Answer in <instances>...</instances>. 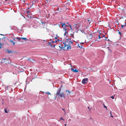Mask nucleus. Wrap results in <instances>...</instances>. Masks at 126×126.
Returning <instances> with one entry per match:
<instances>
[{"mask_svg": "<svg viewBox=\"0 0 126 126\" xmlns=\"http://www.w3.org/2000/svg\"><path fill=\"white\" fill-rule=\"evenodd\" d=\"M81 32H84V31L83 30H82L81 31Z\"/></svg>", "mask_w": 126, "mask_h": 126, "instance_id": "nucleus-37", "label": "nucleus"}, {"mask_svg": "<svg viewBox=\"0 0 126 126\" xmlns=\"http://www.w3.org/2000/svg\"><path fill=\"white\" fill-rule=\"evenodd\" d=\"M59 8H57V9H56V10L57 11H59Z\"/></svg>", "mask_w": 126, "mask_h": 126, "instance_id": "nucleus-35", "label": "nucleus"}, {"mask_svg": "<svg viewBox=\"0 0 126 126\" xmlns=\"http://www.w3.org/2000/svg\"><path fill=\"white\" fill-rule=\"evenodd\" d=\"M71 70L72 71L74 72V71L75 70H74V69H73V68H71Z\"/></svg>", "mask_w": 126, "mask_h": 126, "instance_id": "nucleus-22", "label": "nucleus"}, {"mask_svg": "<svg viewBox=\"0 0 126 126\" xmlns=\"http://www.w3.org/2000/svg\"><path fill=\"white\" fill-rule=\"evenodd\" d=\"M29 8H28V9H29Z\"/></svg>", "mask_w": 126, "mask_h": 126, "instance_id": "nucleus-49", "label": "nucleus"}, {"mask_svg": "<svg viewBox=\"0 0 126 126\" xmlns=\"http://www.w3.org/2000/svg\"><path fill=\"white\" fill-rule=\"evenodd\" d=\"M12 38L14 40H15V38H14V37H12Z\"/></svg>", "mask_w": 126, "mask_h": 126, "instance_id": "nucleus-29", "label": "nucleus"}, {"mask_svg": "<svg viewBox=\"0 0 126 126\" xmlns=\"http://www.w3.org/2000/svg\"><path fill=\"white\" fill-rule=\"evenodd\" d=\"M103 107H104L106 109V110H107V107L104 104H103Z\"/></svg>", "mask_w": 126, "mask_h": 126, "instance_id": "nucleus-19", "label": "nucleus"}, {"mask_svg": "<svg viewBox=\"0 0 126 126\" xmlns=\"http://www.w3.org/2000/svg\"><path fill=\"white\" fill-rule=\"evenodd\" d=\"M74 72L77 73L78 72V71L77 70L75 69L74 70Z\"/></svg>", "mask_w": 126, "mask_h": 126, "instance_id": "nucleus-18", "label": "nucleus"}, {"mask_svg": "<svg viewBox=\"0 0 126 126\" xmlns=\"http://www.w3.org/2000/svg\"><path fill=\"white\" fill-rule=\"evenodd\" d=\"M52 42H49L48 43V45L50 46L51 47H52V46L51 45ZM53 46L54 47H55V45H53Z\"/></svg>", "mask_w": 126, "mask_h": 126, "instance_id": "nucleus-11", "label": "nucleus"}, {"mask_svg": "<svg viewBox=\"0 0 126 126\" xmlns=\"http://www.w3.org/2000/svg\"><path fill=\"white\" fill-rule=\"evenodd\" d=\"M82 45L81 44V43H80V44H78V46L80 48H82Z\"/></svg>", "mask_w": 126, "mask_h": 126, "instance_id": "nucleus-12", "label": "nucleus"}, {"mask_svg": "<svg viewBox=\"0 0 126 126\" xmlns=\"http://www.w3.org/2000/svg\"><path fill=\"white\" fill-rule=\"evenodd\" d=\"M70 29H71V30H72V27L71 25L70 26Z\"/></svg>", "mask_w": 126, "mask_h": 126, "instance_id": "nucleus-31", "label": "nucleus"}, {"mask_svg": "<svg viewBox=\"0 0 126 126\" xmlns=\"http://www.w3.org/2000/svg\"><path fill=\"white\" fill-rule=\"evenodd\" d=\"M74 26V27L77 29H78L79 27V25L78 24H75Z\"/></svg>", "mask_w": 126, "mask_h": 126, "instance_id": "nucleus-8", "label": "nucleus"}, {"mask_svg": "<svg viewBox=\"0 0 126 126\" xmlns=\"http://www.w3.org/2000/svg\"><path fill=\"white\" fill-rule=\"evenodd\" d=\"M88 80V78L84 79L82 80V83L84 84H85L87 83Z\"/></svg>", "mask_w": 126, "mask_h": 126, "instance_id": "nucleus-4", "label": "nucleus"}, {"mask_svg": "<svg viewBox=\"0 0 126 126\" xmlns=\"http://www.w3.org/2000/svg\"><path fill=\"white\" fill-rule=\"evenodd\" d=\"M22 119L23 121V122H25L24 121V120H25V117H23L22 118Z\"/></svg>", "mask_w": 126, "mask_h": 126, "instance_id": "nucleus-17", "label": "nucleus"}, {"mask_svg": "<svg viewBox=\"0 0 126 126\" xmlns=\"http://www.w3.org/2000/svg\"><path fill=\"white\" fill-rule=\"evenodd\" d=\"M111 116L112 118L113 117V116H112V115H111V116Z\"/></svg>", "mask_w": 126, "mask_h": 126, "instance_id": "nucleus-42", "label": "nucleus"}, {"mask_svg": "<svg viewBox=\"0 0 126 126\" xmlns=\"http://www.w3.org/2000/svg\"><path fill=\"white\" fill-rule=\"evenodd\" d=\"M31 42H32V43H34V41H36L37 42H43V41H45V40H41L40 39H37V40H31Z\"/></svg>", "mask_w": 126, "mask_h": 126, "instance_id": "nucleus-6", "label": "nucleus"}, {"mask_svg": "<svg viewBox=\"0 0 126 126\" xmlns=\"http://www.w3.org/2000/svg\"><path fill=\"white\" fill-rule=\"evenodd\" d=\"M8 52H9V53H10V51H9Z\"/></svg>", "mask_w": 126, "mask_h": 126, "instance_id": "nucleus-47", "label": "nucleus"}, {"mask_svg": "<svg viewBox=\"0 0 126 126\" xmlns=\"http://www.w3.org/2000/svg\"><path fill=\"white\" fill-rule=\"evenodd\" d=\"M9 42H11L12 44H13V45H15V43L13 41L10 40H9Z\"/></svg>", "mask_w": 126, "mask_h": 126, "instance_id": "nucleus-10", "label": "nucleus"}, {"mask_svg": "<svg viewBox=\"0 0 126 126\" xmlns=\"http://www.w3.org/2000/svg\"><path fill=\"white\" fill-rule=\"evenodd\" d=\"M64 44L65 47H66L67 49H71V46L70 45L72 44V42L71 41H69L68 40L66 39V41L65 42H63Z\"/></svg>", "mask_w": 126, "mask_h": 126, "instance_id": "nucleus-1", "label": "nucleus"}, {"mask_svg": "<svg viewBox=\"0 0 126 126\" xmlns=\"http://www.w3.org/2000/svg\"><path fill=\"white\" fill-rule=\"evenodd\" d=\"M89 19H88V21H89Z\"/></svg>", "mask_w": 126, "mask_h": 126, "instance_id": "nucleus-43", "label": "nucleus"}, {"mask_svg": "<svg viewBox=\"0 0 126 126\" xmlns=\"http://www.w3.org/2000/svg\"><path fill=\"white\" fill-rule=\"evenodd\" d=\"M124 26H125L124 25H121V27L122 28H123Z\"/></svg>", "mask_w": 126, "mask_h": 126, "instance_id": "nucleus-27", "label": "nucleus"}, {"mask_svg": "<svg viewBox=\"0 0 126 126\" xmlns=\"http://www.w3.org/2000/svg\"><path fill=\"white\" fill-rule=\"evenodd\" d=\"M61 91V88L59 89L57 91L56 95H58L60 97H63L64 98H65V96L64 95L63 93L62 92L60 94Z\"/></svg>", "mask_w": 126, "mask_h": 126, "instance_id": "nucleus-2", "label": "nucleus"}, {"mask_svg": "<svg viewBox=\"0 0 126 126\" xmlns=\"http://www.w3.org/2000/svg\"><path fill=\"white\" fill-rule=\"evenodd\" d=\"M119 34H120V35H121V32H119Z\"/></svg>", "mask_w": 126, "mask_h": 126, "instance_id": "nucleus-33", "label": "nucleus"}, {"mask_svg": "<svg viewBox=\"0 0 126 126\" xmlns=\"http://www.w3.org/2000/svg\"><path fill=\"white\" fill-rule=\"evenodd\" d=\"M68 26L70 27V24H68Z\"/></svg>", "mask_w": 126, "mask_h": 126, "instance_id": "nucleus-44", "label": "nucleus"}, {"mask_svg": "<svg viewBox=\"0 0 126 126\" xmlns=\"http://www.w3.org/2000/svg\"><path fill=\"white\" fill-rule=\"evenodd\" d=\"M98 37H99V39H100V38H101V37L100 36V35H98Z\"/></svg>", "mask_w": 126, "mask_h": 126, "instance_id": "nucleus-23", "label": "nucleus"}, {"mask_svg": "<svg viewBox=\"0 0 126 126\" xmlns=\"http://www.w3.org/2000/svg\"><path fill=\"white\" fill-rule=\"evenodd\" d=\"M2 61L1 62L4 64H7L9 63L8 60H6V58L2 59Z\"/></svg>", "mask_w": 126, "mask_h": 126, "instance_id": "nucleus-3", "label": "nucleus"}, {"mask_svg": "<svg viewBox=\"0 0 126 126\" xmlns=\"http://www.w3.org/2000/svg\"><path fill=\"white\" fill-rule=\"evenodd\" d=\"M16 39H17L18 41H19L21 39V38L19 37H17L16 38Z\"/></svg>", "mask_w": 126, "mask_h": 126, "instance_id": "nucleus-15", "label": "nucleus"}, {"mask_svg": "<svg viewBox=\"0 0 126 126\" xmlns=\"http://www.w3.org/2000/svg\"><path fill=\"white\" fill-rule=\"evenodd\" d=\"M125 25H124L125 26H126V22H125Z\"/></svg>", "mask_w": 126, "mask_h": 126, "instance_id": "nucleus-38", "label": "nucleus"}, {"mask_svg": "<svg viewBox=\"0 0 126 126\" xmlns=\"http://www.w3.org/2000/svg\"><path fill=\"white\" fill-rule=\"evenodd\" d=\"M4 111L5 113H7L8 112V111H7V109H4Z\"/></svg>", "mask_w": 126, "mask_h": 126, "instance_id": "nucleus-16", "label": "nucleus"}, {"mask_svg": "<svg viewBox=\"0 0 126 126\" xmlns=\"http://www.w3.org/2000/svg\"><path fill=\"white\" fill-rule=\"evenodd\" d=\"M30 81V78L29 77H28L27 78L26 80V84H28Z\"/></svg>", "mask_w": 126, "mask_h": 126, "instance_id": "nucleus-9", "label": "nucleus"}, {"mask_svg": "<svg viewBox=\"0 0 126 126\" xmlns=\"http://www.w3.org/2000/svg\"><path fill=\"white\" fill-rule=\"evenodd\" d=\"M49 15H50V14H49L48 15V16H47V18H48L49 17Z\"/></svg>", "mask_w": 126, "mask_h": 126, "instance_id": "nucleus-32", "label": "nucleus"}, {"mask_svg": "<svg viewBox=\"0 0 126 126\" xmlns=\"http://www.w3.org/2000/svg\"><path fill=\"white\" fill-rule=\"evenodd\" d=\"M21 39L22 40H28L26 38L21 37Z\"/></svg>", "mask_w": 126, "mask_h": 126, "instance_id": "nucleus-13", "label": "nucleus"}, {"mask_svg": "<svg viewBox=\"0 0 126 126\" xmlns=\"http://www.w3.org/2000/svg\"><path fill=\"white\" fill-rule=\"evenodd\" d=\"M100 36H101V38H103V36H105L104 35H103V36H102V35H100Z\"/></svg>", "mask_w": 126, "mask_h": 126, "instance_id": "nucleus-36", "label": "nucleus"}, {"mask_svg": "<svg viewBox=\"0 0 126 126\" xmlns=\"http://www.w3.org/2000/svg\"><path fill=\"white\" fill-rule=\"evenodd\" d=\"M66 124H65V126H66Z\"/></svg>", "mask_w": 126, "mask_h": 126, "instance_id": "nucleus-45", "label": "nucleus"}, {"mask_svg": "<svg viewBox=\"0 0 126 126\" xmlns=\"http://www.w3.org/2000/svg\"><path fill=\"white\" fill-rule=\"evenodd\" d=\"M62 109V110H63L64 111V114H66L65 111L64 109Z\"/></svg>", "mask_w": 126, "mask_h": 126, "instance_id": "nucleus-24", "label": "nucleus"}, {"mask_svg": "<svg viewBox=\"0 0 126 126\" xmlns=\"http://www.w3.org/2000/svg\"><path fill=\"white\" fill-rule=\"evenodd\" d=\"M81 43V44L82 45V44H83V43Z\"/></svg>", "mask_w": 126, "mask_h": 126, "instance_id": "nucleus-41", "label": "nucleus"}, {"mask_svg": "<svg viewBox=\"0 0 126 126\" xmlns=\"http://www.w3.org/2000/svg\"><path fill=\"white\" fill-rule=\"evenodd\" d=\"M92 34H90V35H91V36H92Z\"/></svg>", "mask_w": 126, "mask_h": 126, "instance_id": "nucleus-46", "label": "nucleus"}, {"mask_svg": "<svg viewBox=\"0 0 126 126\" xmlns=\"http://www.w3.org/2000/svg\"><path fill=\"white\" fill-rule=\"evenodd\" d=\"M110 97L112 99H113L114 98V96H112Z\"/></svg>", "mask_w": 126, "mask_h": 126, "instance_id": "nucleus-28", "label": "nucleus"}, {"mask_svg": "<svg viewBox=\"0 0 126 126\" xmlns=\"http://www.w3.org/2000/svg\"><path fill=\"white\" fill-rule=\"evenodd\" d=\"M110 116H111V111L110 112Z\"/></svg>", "mask_w": 126, "mask_h": 126, "instance_id": "nucleus-34", "label": "nucleus"}, {"mask_svg": "<svg viewBox=\"0 0 126 126\" xmlns=\"http://www.w3.org/2000/svg\"><path fill=\"white\" fill-rule=\"evenodd\" d=\"M2 44L0 43V49L2 47Z\"/></svg>", "mask_w": 126, "mask_h": 126, "instance_id": "nucleus-20", "label": "nucleus"}, {"mask_svg": "<svg viewBox=\"0 0 126 126\" xmlns=\"http://www.w3.org/2000/svg\"><path fill=\"white\" fill-rule=\"evenodd\" d=\"M28 60L30 61L31 62H32L34 61V60L33 59L31 58H28Z\"/></svg>", "mask_w": 126, "mask_h": 126, "instance_id": "nucleus-14", "label": "nucleus"}, {"mask_svg": "<svg viewBox=\"0 0 126 126\" xmlns=\"http://www.w3.org/2000/svg\"><path fill=\"white\" fill-rule=\"evenodd\" d=\"M60 120H63V121H64V120L61 117L60 118Z\"/></svg>", "mask_w": 126, "mask_h": 126, "instance_id": "nucleus-26", "label": "nucleus"}, {"mask_svg": "<svg viewBox=\"0 0 126 126\" xmlns=\"http://www.w3.org/2000/svg\"><path fill=\"white\" fill-rule=\"evenodd\" d=\"M29 12H28V11H27V14L28 13H29Z\"/></svg>", "mask_w": 126, "mask_h": 126, "instance_id": "nucleus-40", "label": "nucleus"}, {"mask_svg": "<svg viewBox=\"0 0 126 126\" xmlns=\"http://www.w3.org/2000/svg\"><path fill=\"white\" fill-rule=\"evenodd\" d=\"M66 92L67 93V94L65 96H66L67 97H68L69 96H70L71 92H70L68 90H67Z\"/></svg>", "mask_w": 126, "mask_h": 126, "instance_id": "nucleus-7", "label": "nucleus"}, {"mask_svg": "<svg viewBox=\"0 0 126 126\" xmlns=\"http://www.w3.org/2000/svg\"><path fill=\"white\" fill-rule=\"evenodd\" d=\"M29 8H28V9H29Z\"/></svg>", "mask_w": 126, "mask_h": 126, "instance_id": "nucleus-50", "label": "nucleus"}, {"mask_svg": "<svg viewBox=\"0 0 126 126\" xmlns=\"http://www.w3.org/2000/svg\"><path fill=\"white\" fill-rule=\"evenodd\" d=\"M51 42H52V43H54L55 42L54 41H52Z\"/></svg>", "mask_w": 126, "mask_h": 126, "instance_id": "nucleus-39", "label": "nucleus"}, {"mask_svg": "<svg viewBox=\"0 0 126 126\" xmlns=\"http://www.w3.org/2000/svg\"><path fill=\"white\" fill-rule=\"evenodd\" d=\"M67 33V32H66V31H65V33L64 34V35H65L66 34V33Z\"/></svg>", "mask_w": 126, "mask_h": 126, "instance_id": "nucleus-25", "label": "nucleus"}, {"mask_svg": "<svg viewBox=\"0 0 126 126\" xmlns=\"http://www.w3.org/2000/svg\"><path fill=\"white\" fill-rule=\"evenodd\" d=\"M62 27L64 29V30L65 31H66V27H68L67 25H66V24L64 23L62 25Z\"/></svg>", "mask_w": 126, "mask_h": 126, "instance_id": "nucleus-5", "label": "nucleus"}, {"mask_svg": "<svg viewBox=\"0 0 126 126\" xmlns=\"http://www.w3.org/2000/svg\"><path fill=\"white\" fill-rule=\"evenodd\" d=\"M46 93L47 94H49V95L51 94L50 93H49L48 92H46Z\"/></svg>", "mask_w": 126, "mask_h": 126, "instance_id": "nucleus-21", "label": "nucleus"}, {"mask_svg": "<svg viewBox=\"0 0 126 126\" xmlns=\"http://www.w3.org/2000/svg\"><path fill=\"white\" fill-rule=\"evenodd\" d=\"M1 35H2V34H1Z\"/></svg>", "mask_w": 126, "mask_h": 126, "instance_id": "nucleus-48", "label": "nucleus"}, {"mask_svg": "<svg viewBox=\"0 0 126 126\" xmlns=\"http://www.w3.org/2000/svg\"><path fill=\"white\" fill-rule=\"evenodd\" d=\"M88 108L90 110H91V109L90 108V107H88Z\"/></svg>", "mask_w": 126, "mask_h": 126, "instance_id": "nucleus-30", "label": "nucleus"}]
</instances>
